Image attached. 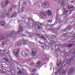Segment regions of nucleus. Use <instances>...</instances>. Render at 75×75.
I'll return each instance as SVG.
<instances>
[{
  "instance_id": "nucleus-43",
  "label": "nucleus",
  "mask_w": 75,
  "mask_h": 75,
  "mask_svg": "<svg viewBox=\"0 0 75 75\" xmlns=\"http://www.w3.org/2000/svg\"><path fill=\"white\" fill-rule=\"evenodd\" d=\"M32 27L33 28H35V25L34 24H33L32 25Z\"/></svg>"
},
{
  "instance_id": "nucleus-6",
  "label": "nucleus",
  "mask_w": 75,
  "mask_h": 75,
  "mask_svg": "<svg viewBox=\"0 0 75 75\" xmlns=\"http://www.w3.org/2000/svg\"><path fill=\"white\" fill-rule=\"evenodd\" d=\"M31 50L32 51L31 54L33 56H34L37 53V50L35 48H33V49H32Z\"/></svg>"
},
{
  "instance_id": "nucleus-13",
  "label": "nucleus",
  "mask_w": 75,
  "mask_h": 75,
  "mask_svg": "<svg viewBox=\"0 0 75 75\" xmlns=\"http://www.w3.org/2000/svg\"><path fill=\"white\" fill-rule=\"evenodd\" d=\"M25 33H26V34H28L29 37H31L33 36L32 34L30 33V32L28 31H26L25 32Z\"/></svg>"
},
{
  "instance_id": "nucleus-2",
  "label": "nucleus",
  "mask_w": 75,
  "mask_h": 75,
  "mask_svg": "<svg viewBox=\"0 0 75 75\" xmlns=\"http://www.w3.org/2000/svg\"><path fill=\"white\" fill-rule=\"evenodd\" d=\"M75 59V56H73L72 59L71 58H70L69 59L68 61L67 62V63H66L65 64H64V66H68L69 64H70V63L71 62V61H72V59H73L74 60V59Z\"/></svg>"
},
{
  "instance_id": "nucleus-15",
  "label": "nucleus",
  "mask_w": 75,
  "mask_h": 75,
  "mask_svg": "<svg viewBox=\"0 0 75 75\" xmlns=\"http://www.w3.org/2000/svg\"><path fill=\"white\" fill-rule=\"evenodd\" d=\"M41 62L40 61H38V62L36 63V65L37 67H39L40 66V64Z\"/></svg>"
},
{
  "instance_id": "nucleus-5",
  "label": "nucleus",
  "mask_w": 75,
  "mask_h": 75,
  "mask_svg": "<svg viewBox=\"0 0 75 75\" xmlns=\"http://www.w3.org/2000/svg\"><path fill=\"white\" fill-rule=\"evenodd\" d=\"M45 13L47 16H51L52 14L51 13V11L50 10H48L45 11Z\"/></svg>"
},
{
  "instance_id": "nucleus-9",
  "label": "nucleus",
  "mask_w": 75,
  "mask_h": 75,
  "mask_svg": "<svg viewBox=\"0 0 75 75\" xmlns=\"http://www.w3.org/2000/svg\"><path fill=\"white\" fill-rule=\"evenodd\" d=\"M21 43L23 45H25L27 44V42L25 40H21Z\"/></svg>"
},
{
  "instance_id": "nucleus-42",
  "label": "nucleus",
  "mask_w": 75,
  "mask_h": 75,
  "mask_svg": "<svg viewBox=\"0 0 75 75\" xmlns=\"http://www.w3.org/2000/svg\"><path fill=\"white\" fill-rule=\"evenodd\" d=\"M69 11V10H67L65 12V14H66V13H67Z\"/></svg>"
},
{
  "instance_id": "nucleus-14",
  "label": "nucleus",
  "mask_w": 75,
  "mask_h": 75,
  "mask_svg": "<svg viewBox=\"0 0 75 75\" xmlns=\"http://www.w3.org/2000/svg\"><path fill=\"white\" fill-rule=\"evenodd\" d=\"M17 73L19 75H24V73L23 72L21 71L20 70H19L17 72Z\"/></svg>"
},
{
  "instance_id": "nucleus-37",
  "label": "nucleus",
  "mask_w": 75,
  "mask_h": 75,
  "mask_svg": "<svg viewBox=\"0 0 75 75\" xmlns=\"http://www.w3.org/2000/svg\"><path fill=\"white\" fill-rule=\"evenodd\" d=\"M37 28L38 30H40L41 28V27L40 26H39L37 27Z\"/></svg>"
},
{
  "instance_id": "nucleus-7",
  "label": "nucleus",
  "mask_w": 75,
  "mask_h": 75,
  "mask_svg": "<svg viewBox=\"0 0 75 75\" xmlns=\"http://www.w3.org/2000/svg\"><path fill=\"white\" fill-rule=\"evenodd\" d=\"M13 53L15 56L18 57V55L19 54V50H18L16 51H13Z\"/></svg>"
},
{
  "instance_id": "nucleus-47",
  "label": "nucleus",
  "mask_w": 75,
  "mask_h": 75,
  "mask_svg": "<svg viewBox=\"0 0 75 75\" xmlns=\"http://www.w3.org/2000/svg\"><path fill=\"white\" fill-rule=\"evenodd\" d=\"M52 37H53V38H56V36L54 35H52Z\"/></svg>"
},
{
  "instance_id": "nucleus-21",
  "label": "nucleus",
  "mask_w": 75,
  "mask_h": 75,
  "mask_svg": "<svg viewBox=\"0 0 75 75\" xmlns=\"http://www.w3.org/2000/svg\"><path fill=\"white\" fill-rule=\"evenodd\" d=\"M53 33L54 34H55V35H57L58 34V33L57 32V31L56 30H54V31H53Z\"/></svg>"
},
{
  "instance_id": "nucleus-40",
  "label": "nucleus",
  "mask_w": 75,
  "mask_h": 75,
  "mask_svg": "<svg viewBox=\"0 0 75 75\" xmlns=\"http://www.w3.org/2000/svg\"><path fill=\"white\" fill-rule=\"evenodd\" d=\"M39 26H42V25L41 23H39L38 24Z\"/></svg>"
},
{
  "instance_id": "nucleus-29",
  "label": "nucleus",
  "mask_w": 75,
  "mask_h": 75,
  "mask_svg": "<svg viewBox=\"0 0 75 75\" xmlns=\"http://www.w3.org/2000/svg\"><path fill=\"white\" fill-rule=\"evenodd\" d=\"M30 65L31 66H34V65H35V63H31V64H30Z\"/></svg>"
},
{
  "instance_id": "nucleus-52",
  "label": "nucleus",
  "mask_w": 75,
  "mask_h": 75,
  "mask_svg": "<svg viewBox=\"0 0 75 75\" xmlns=\"http://www.w3.org/2000/svg\"><path fill=\"white\" fill-rule=\"evenodd\" d=\"M63 2H65L66 0H62Z\"/></svg>"
},
{
  "instance_id": "nucleus-41",
  "label": "nucleus",
  "mask_w": 75,
  "mask_h": 75,
  "mask_svg": "<svg viewBox=\"0 0 75 75\" xmlns=\"http://www.w3.org/2000/svg\"><path fill=\"white\" fill-rule=\"evenodd\" d=\"M4 53H1V57H4Z\"/></svg>"
},
{
  "instance_id": "nucleus-1",
  "label": "nucleus",
  "mask_w": 75,
  "mask_h": 75,
  "mask_svg": "<svg viewBox=\"0 0 75 75\" xmlns=\"http://www.w3.org/2000/svg\"><path fill=\"white\" fill-rule=\"evenodd\" d=\"M8 35H0V40L1 41L3 44H6L7 42L8 41L7 38L6 37H8Z\"/></svg>"
},
{
  "instance_id": "nucleus-25",
  "label": "nucleus",
  "mask_w": 75,
  "mask_h": 75,
  "mask_svg": "<svg viewBox=\"0 0 75 75\" xmlns=\"http://www.w3.org/2000/svg\"><path fill=\"white\" fill-rule=\"evenodd\" d=\"M5 0V3L7 5L8 3V0Z\"/></svg>"
},
{
  "instance_id": "nucleus-55",
  "label": "nucleus",
  "mask_w": 75,
  "mask_h": 75,
  "mask_svg": "<svg viewBox=\"0 0 75 75\" xmlns=\"http://www.w3.org/2000/svg\"><path fill=\"white\" fill-rule=\"evenodd\" d=\"M2 15H3V16H4V14H2Z\"/></svg>"
},
{
  "instance_id": "nucleus-23",
  "label": "nucleus",
  "mask_w": 75,
  "mask_h": 75,
  "mask_svg": "<svg viewBox=\"0 0 75 75\" xmlns=\"http://www.w3.org/2000/svg\"><path fill=\"white\" fill-rule=\"evenodd\" d=\"M55 50L56 51H59V50H60V49H59V47H57V48H55Z\"/></svg>"
},
{
  "instance_id": "nucleus-56",
  "label": "nucleus",
  "mask_w": 75,
  "mask_h": 75,
  "mask_svg": "<svg viewBox=\"0 0 75 75\" xmlns=\"http://www.w3.org/2000/svg\"><path fill=\"white\" fill-rule=\"evenodd\" d=\"M50 70H51V69H50Z\"/></svg>"
},
{
  "instance_id": "nucleus-33",
  "label": "nucleus",
  "mask_w": 75,
  "mask_h": 75,
  "mask_svg": "<svg viewBox=\"0 0 75 75\" xmlns=\"http://www.w3.org/2000/svg\"><path fill=\"white\" fill-rule=\"evenodd\" d=\"M2 13H5V11H6V10H5V9H4L3 10H2Z\"/></svg>"
},
{
  "instance_id": "nucleus-12",
  "label": "nucleus",
  "mask_w": 75,
  "mask_h": 75,
  "mask_svg": "<svg viewBox=\"0 0 75 75\" xmlns=\"http://www.w3.org/2000/svg\"><path fill=\"white\" fill-rule=\"evenodd\" d=\"M40 15L43 18H45L46 17V16L45 15V14L44 13H41L40 14Z\"/></svg>"
},
{
  "instance_id": "nucleus-11",
  "label": "nucleus",
  "mask_w": 75,
  "mask_h": 75,
  "mask_svg": "<svg viewBox=\"0 0 75 75\" xmlns=\"http://www.w3.org/2000/svg\"><path fill=\"white\" fill-rule=\"evenodd\" d=\"M22 54L24 57H26L27 56L28 54V53H27L25 52H22Z\"/></svg>"
},
{
  "instance_id": "nucleus-28",
  "label": "nucleus",
  "mask_w": 75,
  "mask_h": 75,
  "mask_svg": "<svg viewBox=\"0 0 75 75\" xmlns=\"http://www.w3.org/2000/svg\"><path fill=\"white\" fill-rule=\"evenodd\" d=\"M17 45L18 46H20L21 45V43L19 42H17Z\"/></svg>"
},
{
  "instance_id": "nucleus-16",
  "label": "nucleus",
  "mask_w": 75,
  "mask_h": 75,
  "mask_svg": "<svg viewBox=\"0 0 75 75\" xmlns=\"http://www.w3.org/2000/svg\"><path fill=\"white\" fill-rule=\"evenodd\" d=\"M16 34V33L14 32H12L10 33V36H14Z\"/></svg>"
},
{
  "instance_id": "nucleus-32",
  "label": "nucleus",
  "mask_w": 75,
  "mask_h": 75,
  "mask_svg": "<svg viewBox=\"0 0 75 75\" xmlns=\"http://www.w3.org/2000/svg\"><path fill=\"white\" fill-rule=\"evenodd\" d=\"M67 33H64L63 34V36H67Z\"/></svg>"
},
{
  "instance_id": "nucleus-17",
  "label": "nucleus",
  "mask_w": 75,
  "mask_h": 75,
  "mask_svg": "<svg viewBox=\"0 0 75 75\" xmlns=\"http://www.w3.org/2000/svg\"><path fill=\"white\" fill-rule=\"evenodd\" d=\"M6 3L4 2V1H3L2 3V4L1 6L2 7H4V6H6Z\"/></svg>"
},
{
  "instance_id": "nucleus-45",
  "label": "nucleus",
  "mask_w": 75,
  "mask_h": 75,
  "mask_svg": "<svg viewBox=\"0 0 75 75\" xmlns=\"http://www.w3.org/2000/svg\"><path fill=\"white\" fill-rule=\"evenodd\" d=\"M74 2H75V1H73L71 2V3H74Z\"/></svg>"
},
{
  "instance_id": "nucleus-39",
  "label": "nucleus",
  "mask_w": 75,
  "mask_h": 75,
  "mask_svg": "<svg viewBox=\"0 0 75 75\" xmlns=\"http://www.w3.org/2000/svg\"><path fill=\"white\" fill-rule=\"evenodd\" d=\"M66 70H65L63 72V74H66Z\"/></svg>"
},
{
  "instance_id": "nucleus-49",
  "label": "nucleus",
  "mask_w": 75,
  "mask_h": 75,
  "mask_svg": "<svg viewBox=\"0 0 75 75\" xmlns=\"http://www.w3.org/2000/svg\"><path fill=\"white\" fill-rule=\"evenodd\" d=\"M39 43H40V44H43V43H42V42H40Z\"/></svg>"
},
{
  "instance_id": "nucleus-20",
  "label": "nucleus",
  "mask_w": 75,
  "mask_h": 75,
  "mask_svg": "<svg viewBox=\"0 0 75 75\" xmlns=\"http://www.w3.org/2000/svg\"><path fill=\"white\" fill-rule=\"evenodd\" d=\"M15 16H16V13H15L13 14H12L10 17V18H12L14 16L15 17Z\"/></svg>"
},
{
  "instance_id": "nucleus-22",
  "label": "nucleus",
  "mask_w": 75,
  "mask_h": 75,
  "mask_svg": "<svg viewBox=\"0 0 75 75\" xmlns=\"http://www.w3.org/2000/svg\"><path fill=\"white\" fill-rule=\"evenodd\" d=\"M6 16H8V17H9L10 16V12H6Z\"/></svg>"
},
{
  "instance_id": "nucleus-38",
  "label": "nucleus",
  "mask_w": 75,
  "mask_h": 75,
  "mask_svg": "<svg viewBox=\"0 0 75 75\" xmlns=\"http://www.w3.org/2000/svg\"><path fill=\"white\" fill-rule=\"evenodd\" d=\"M37 37H38L39 38L40 37V34H37Z\"/></svg>"
},
{
  "instance_id": "nucleus-4",
  "label": "nucleus",
  "mask_w": 75,
  "mask_h": 75,
  "mask_svg": "<svg viewBox=\"0 0 75 75\" xmlns=\"http://www.w3.org/2000/svg\"><path fill=\"white\" fill-rule=\"evenodd\" d=\"M43 7L45 8H48L50 6L49 3L47 2H44L42 4Z\"/></svg>"
},
{
  "instance_id": "nucleus-50",
  "label": "nucleus",
  "mask_w": 75,
  "mask_h": 75,
  "mask_svg": "<svg viewBox=\"0 0 75 75\" xmlns=\"http://www.w3.org/2000/svg\"><path fill=\"white\" fill-rule=\"evenodd\" d=\"M31 19V18H28V20H30Z\"/></svg>"
},
{
  "instance_id": "nucleus-35",
  "label": "nucleus",
  "mask_w": 75,
  "mask_h": 75,
  "mask_svg": "<svg viewBox=\"0 0 75 75\" xmlns=\"http://www.w3.org/2000/svg\"><path fill=\"white\" fill-rule=\"evenodd\" d=\"M2 69L3 72H5L6 71V69L4 68H2Z\"/></svg>"
},
{
  "instance_id": "nucleus-51",
  "label": "nucleus",
  "mask_w": 75,
  "mask_h": 75,
  "mask_svg": "<svg viewBox=\"0 0 75 75\" xmlns=\"http://www.w3.org/2000/svg\"><path fill=\"white\" fill-rule=\"evenodd\" d=\"M35 71V69H34V70H33V72H34V71Z\"/></svg>"
},
{
  "instance_id": "nucleus-48",
  "label": "nucleus",
  "mask_w": 75,
  "mask_h": 75,
  "mask_svg": "<svg viewBox=\"0 0 75 75\" xmlns=\"http://www.w3.org/2000/svg\"><path fill=\"white\" fill-rule=\"evenodd\" d=\"M8 12L10 13V9H8Z\"/></svg>"
},
{
  "instance_id": "nucleus-10",
  "label": "nucleus",
  "mask_w": 75,
  "mask_h": 75,
  "mask_svg": "<svg viewBox=\"0 0 75 75\" xmlns=\"http://www.w3.org/2000/svg\"><path fill=\"white\" fill-rule=\"evenodd\" d=\"M0 24L3 27H5L6 26V23L4 21H2L0 23Z\"/></svg>"
},
{
  "instance_id": "nucleus-36",
  "label": "nucleus",
  "mask_w": 75,
  "mask_h": 75,
  "mask_svg": "<svg viewBox=\"0 0 75 75\" xmlns=\"http://www.w3.org/2000/svg\"><path fill=\"white\" fill-rule=\"evenodd\" d=\"M72 37L73 38H75V33H74Z\"/></svg>"
},
{
  "instance_id": "nucleus-34",
  "label": "nucleus",
  "mask_w": 75,
  "mask_h": 75,
  "mask_svg": "<svg viewBox=\"0 0 75 75\" xmlns=\"http://www.w3.org/2000/svg\"><path fill=\"white\" fill-rule=\"evenodd\" d=\"M52 21L51 19H50L48 21V23H51Z\"/></svg>"
},
{
  "instance_id": "nucleus-3",
  "label": "nucleus",
  "mask_w": 75,
  "mask_h": 75,
  "mask_svg": "<svg viewBox=\"0 0 75 75\" xmlns=\"http://www.w3.org/2000/svg\"><path fill=\"white\" fill-rule=\"evenodd\" d=\"M70 26L71 25H68L66 29L63 30H62V32H63V31H64V32H65V31H66V32H69V30H70L71 28V27H70Z\"/></svg>"
},
{
  "instance_id": "nucleus-19",
  "label": "nucleus",
  "mask_w": 75,
  "mask_h": 75,
  "mask_svg": "<svg viewBox=\"0 0 75 75\" xmlns=\"http://www.w3.org/2000/svg\"><path fill=\"white\" fill-rule=\"evenodd\" d=\"M11 7L13 8V9H14L16 8V6L15 5H14L13 4H11Z\"/></svg>"
},
{
  "instance_id": "nucleus-30",
  "label": "nucleus",
  "mask_w": 75,
  "mask_h": 75,
  "mask_svg": "<svg viewBox=\"0 0 75 75\" xmlns=\"http://www.w3.org/2000/svg\"><path fill=\"white\" fill-rule=\"evenodd\" d=\"M59 4L61 5V6H63L64 5V4H63V3L61 2H59Z\"/></svg>"
},
{
  "instance_id": "nucleus-44",
  "label": "nucleus",
  "mask_w": 75,
  "mask_h": 75,
  "mask_svg": "<svg viewBox=\"0 0 75 75\" xmlns=\"http://www.w3.org/2000/svg\"><path fill=\"white\" fill-rule=\"evenodd\" d=\"M6 62H9L8 60L7 59H6Z\"/></svg>"
},
{
  "instance_id": "nucleus-26",
  "label": "nucleus",
  "mask_w": 75,
  "mask_h": 75,
  "mask_svg": "<svg viewBox=\"0 0 75 75\" xmlns=\"http://www.w3.org/2000/svg\"><path fill=\"white\" fill-rule=\"evenodd\" d=\"M72 46V44H69L68 45H67V47H71Z\"/></svg>"
},
{
  "instance_id": "nucleus-53",
  "label": "nucleus",
  "mask_w": 75,
  "mask_h": 75,
  "mask_svg": "<svg viewBox=\"0 0 75 75\" xmlns=\"http://www.w3.org/2000/svg\"><path fill=\"white\" fill-rule=\"evenodd\" d=\"M26 51H28V50H26Z\"/></svg>"
},
{
  "instance_id": "nucleus-8",
  "label": "nucleus",
  "mask_w": 75,
  "mask_h": 75,
  "mask_svg": "<svg viewBox=\"0 0 75 75\" xmlns=\"http://www.w3.org/2000/svg\"><path fill=\"white\" fill-rule=\"evenodd\" d=\"M74 67H71L70 68V71L69 72V74H72L74 73Z\"/></svg>"
},
{
  "instance_id": "nucleus-24",
  "label": "nucleus",
  "mask_w": 75,
  "mask_h": 75,
  "mask_svg": "<svg viewBox=\"0 0 75 75\" xmlns=\"http://www.w3.org/2000/svg\"><path fill=\"white\" fill-rule=\"evenodd\" d=\"M41 37L42 38L43 40H46V39H47V38L46 37L42 36H41Z\"/></svg>"
},
{
  "instance_id": "nucleus-18",
  "label": "nucleus",
  "mask_w": 75,
  "mask_h": 75,
  "mask_svg": "<svg viewBox=\"0 0 75 75\" xmlns=\"http://www.w3.org/2000/svg\"><path fill=\"white\" fill-rule=\"evenodd\" d=\"M23 27H20L18 30V33H20V32H21L23 31Z\"/></svg>"
},
{
  "instance_id": "nucleus-57",
  "label": "nucleus",
  "mask_w": 75,
  "mask_h": 75,
  "mask_svg": "<svg viewBox=\"0 0 75 75\" xmlns=\"http://www.w3.org/2000/svg\"><path fill=\"white\" fill-rule=\"evenodd\" d=\"M49 40H50V39H49Z\"/></svg>"
},
{
  "instance_id": "nucleus-46",
  "label": "nucleus",
  "mask_w": 75,
  "mask_h": 75,
  "mask_svg": "<svg viewBox=\"0 0 75 75\" xmlns=\"http://www.w3.org/2000/svg\"><path fill=\"white\" fill-rule=\"evenodd\" d=\"M61 64V62H59V64L58 65V67H59L60 66V64Z\"/></svg>"
},
{
  "instance_id": "nucleus-27",
  "label": "nucleus",
  "mask_w": 75,
  "mask_h": 75,
  "mask_svg": "<svg viewBox=\"0 0 75 75\" xmlns=\"http://www.w3.org/2000/svg\"><path fill=\"white\" fill-rule=\"evenodd\" d=\"M67 7H68V8H72L74 7V6H72L70 7L69 6H68Z\"/></svg>"
},
{
  "instance_id": "nucleus-54",
  "label": "nucleus",
  "mask_w": 75,
  "mask_h": 75,
  "mask_svg": "<svg viewBox=\"0 0 75 75\" xmlns=\"http://www.w3.org/2000/svg\"><path fill=\"white\" fill-rule=\"evenodd\" d=\"M25 4V5H26V4Z\"/></svg>"
},
{
  "instance_id": "nucleus-31",
  "label": "nucleus",
  "mask_w": 75,
  "mask_h": 75,
  "mask_svg": "<svg viewBox=\"0 0 75 75\" xmlns=\"http://www.w3.org/2000/svg\"><path fill=\"white\" fill-rule=\"evenodd\" d=\"M64 71V69H62L60 70L59 72L60 73H61V72H63V71Z\"/></svg>"
}]
</instances>
